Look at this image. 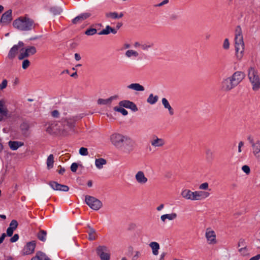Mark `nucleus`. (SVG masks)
<instances>
[{"instance_id": "f257e3e1", "label": "nucleus", "mask_w": 260, "mask_h": 260, "mask_svg": "<svg viewBox=\"0 0 260 260\" xmlns=\"http://www.w3.org/2000/svg\"><path fill=\"white\" fill-rule=\"evenodd\" d=\"M110 141L112 145L124 153L129 154L134 150V142L126 135L114 133L110 135Z\"/></svg>"}, {"instance_id": "f03ea898", "label": "nucleus", "mask_w": 260, "mask_h": 260, "mask_svg": "<svg viewBox=\"0 0 260 260\" xmlns=\"http://www.w3.org/2000/svg\"><path fill=\"white\" fill-rule=\"evenodd\" d=\"M245 78L243 72L237 71L231 76L223 79L221 88L224 91H230L237 86Z\"/></svg>"}, {"instance_id": "7ed1b4c3", "label": "nucleus", "mask_w": 260, "mask_h": 260, "mask_svg": "<svg viewBox=\"0 0 260 260\" xmlns=\"http://www.w3.org/2000/svg\"><path fill=\"white\" fill-rule=\"evenodd\" d=\"M13 25L20 31H28L35 29L37 24L28 15H25L16 19L13 22Z\"/></svg>"}, {"instance_id": "20e7f679", "label": "nucleus", "mask_w": 260, "mask_h": 260, "mask_svg": "<svg viewBox=\"0 0 260 260\" xmlns=\"http://www.w3.org/2000/svg\"><path fill=\"white\" fill-rule=\"evenodd\" d=\"M180 195L182 198L186 200L192 201L204 200L210 196L208 191L195 190L192 191L187 188H183Z\"/></svg>"}, {"instance_id": "39448f33", "label": "nucleus", "mask_w": 260, "mask_h": 260, "mask_svg": "<svg viewBox=\"0 0 260 260\" xmlns=\"http://www.w3.org/2000/svg\"><path fill=\"white\" fill-rule=\"evenodd\" d=\"M234 40L235 57L237 60H241L244 55L245 45L242 30L240 26H237L236 29Z\"/></svg>"}, {"instance_id": "423d86ee", "label": "nucleus", "mask_w": 260, "mask_h": 260, "mask_svg": "<svg viewBox=\"0 0 260 260\" xmlns=\"http://www.w3.org/2000/svg\"><path fill=\"white\" fill-rule=\"evenodd\" d=\"M248 77L252 90L254 91L259 90L260 89V78L257 71L254 68L251 67L248 70Z\"/></svg>"}, {"instance_id": "0eeeda50", "label": "nucleus", "mask_w": 260, "mask_h": 260, "mask_svg": "<svg viewBox=\"0 0 260 260\" xmlns=\"http://www.w3.org/2000/svg\"><path fill=\"white\" fill-rule=\"evenodd\" d=\"M85 202L90 208L94 210H99L102 206V202L93 197L86 196Z\"/></svg>"}, {"instance_id": "6e6552de", "label": "nucleus", "mask_w": 260, "mask_h": 260, "mask_svg": "<svg viewBox=\"0 0 260 260\" xmlns=\"http://www.w3.org/2000/svg\"><path fill=\"white\" fill-rule=\"evenodd\" d=\"M205 236L209 244L215 245L217 243L216 233L212 228L209 227L206 229Z\"/></svg>"}, {"instance_id": "1a4fd4ad", "label": "nucleus", "mask_w": 260, "mask_h": 260, "mask_svg": "<svg viewBox=\"0 0 260 260\" xmlns=\"http://www.w3.org/2000/svg\"><path fill=\"white\" fill-rule=\"evenodd\" d=\"M96 253L101 260H110V259L111 253L110 249L105 246H99L98 247Z\"/></svg>"}, {"instance_id": "9d476101", "label": "nucleus", "mask_w": 260, "mask_h": 260, "mask_svg": "<svg viewBox=\"0 0 260 260\" xmlns=\"http://www.w3.org/2000/svg\"><path fill=\"white\" fill-rule=\"evenodd\" d=\"M36 52V49L34 46H30L27 48H24L23 47L20 49V53L19 54L18 57L19 59L21 60L24 58L34 55Z\"/></svg>"}, {"instance_id": "9b49d317", "label": "nucleus", "mask_w": 260, "mask_h": 260, "mask_svg": "<svg viewBox=\"0 0 260 260\" xmlns=\"http://www.w3.org/2000/svg\"><path fill=\"white\" fill-rule=\"evenodd\" d=\"M150 143L154 148H162L166 144V141L164 138H159L155 135L152 136Z\"/></svg>"}, {"instance_id": "f8f14e48", "label": "nucleus", "mask_w": 260, "mask_h": 260, "mask_svg": "<svg viewBox=\"0 0 260 260\" xmlns=\"http://www.w3.org/2000/svg\"><path fill=\"white\" fill-rule=\"evenodd\" d=\"M23 46L24 43L21 41H19L17 45H14L9 51L8 57L11 59H13L18 52L20 53V49Z\"/></svg>"}, {"instance_id": "ddd939ff", "label": "nucleus", "mask_w": 260, "mask_h": 260, "mask_svg": "<svg viewBox=\"0 0 260 260\" xmlns=\"http://www.w3.org/2000/svg\"><path fill=\"white\" fill-rule=\"evenodd\" d=\"M135 178L137 182L141 185L146 184L148 181V178L146 176L143 171H138L135 174Z\"/></svg>"}, {"instance_id": "4468645a", "label": "nucleus", "mask_w": 260, "mask_h": 260, "mask_svg": "<svg viewBox=\"0 0 260 260\" xmlns=\"http://www.w3.org/2000/svg\"><path fill=\"white\" fill-rule=\"evenodd\" d=\"M36 246V243L35 241H32L27 243L23 249L22 253L23 255H29L32 254Z\"/></svg>"}, {"instance_id": "2eb2a0df", "label": "nucleus", "mask_w": 260, "mask_h": 260, "mask_svg": "<svg viewBox=\"0 0 260 260\" xmlns=\"http://www.w3.org/2000/svg\"><path fill=\"white\" fill-rule=\"evenodd\" d=\"M119 105L120 107L129 109L133 112L138 111V108L136 105L133 102L128 100H123L119 102Z\"/></svg>"}, {"instance_id": "dca6fc26", "label": "nucleus", "mask_w": 260, "mask_h": 260, "mask_svg": "<svg viewBox=\"0 0 260 260\" xmlns=\"http://www.w3.org/2000/svg\"><path fill=\"white\" fill-rule=\"evenodd\" d=\"M178 215L176 213L172 212L161 215L160 219L161 222L166 223L168 221H173L177 218Z\"/></svg>"}, {"instance_id": "f3484780", "label": "nucleus", "mask_w": 260, "mask_h": 260, "mask_svg": "<svg viewBox=\"0 0 260 260\" xmlns=\"http://www.w3.org/2000/svg\"><path fill=\"white\" fill-rule=\"evenodd\" d=\"M50 186L54 190L68 191L69 188L68 186L60 184L55 181H50L49 183Z\"/></svg>"}, {"instance_id": "a211bd4d", "label": "nucleus", "mask_w": 260, "mask_h": 260, "mask_svg": "<svg viewBox=\"0 0 260 260\" xmlns=\"http://www.w3.org/2000/svg\"><path fill=\"white\" fill-rule=\"evenodd\" d=\"M12 20V11L9 10L4 13L1 18L0 22L3 24H8Z\"/></svg>"}, {"instance_id": "6ab92c4d", "label": "nucleus", "mask_w": 260, "mask_h": 260, "mask_svg": "<svg viewBox=\"0 0 260 260\" xmlns=\"http://www.w3.org/2000/svg\"><path fill=\"white\" fill-rule=\"evenodd\" d=\"M0 114L5 117H7L9 114V111L7 108V100L5 99L0 100Z\"/></svg>"}, {"instance_id": "aec40b11", "label": "nucleus", "mask_w": 260, "mask_h": 260, "mask_svg": "<svg viewBox=\"0 0 260 260\" xmlns=\"http://www.w3.org/2000/svg\"><path fill=\"white\" fill-rule=\"evenodd\" d=\"M149 246L150 247L153 255L157 256L158 255L160 245L158 242L155 241L151 242L149 244Z\"/></svg>"}, {"instance_id": "412c9836", "label": "nucleus", "mask_w": 260, "mask_h": 260, "mask_svg": "<svg viewBox=\"0 0 260 260\" xmlns=\"http://www.w3.org/2000/svg\"><path fill=\"white\" fill-rule=\"evenodd\" d=\"M64 129H62L60 127V126L58 125V124L51 123L49 124V126L47 128V131L49 133H55L57 132L63 131Z\"/></svg>"}, {"instance_id": "4be33fe9", "label": "nucleus", "mask_w": 260, "mask_h": 260, "mask_svg": "<svg viewBox=\"0 0 260 260\" xmlns=\"http://www.w3.org/2000/svg\"><path fill=\"white\" fill-rule=\"evenodd\" d=\"M250 142L251 144L252 151L253 155L260 153V141L257 140L254 142L251 140Z\"/></svg>"}, {"instance_id": "5701e85b", "label": "nucleus", "mask_w": 260, "mask_h": 260, "mask_svg": "<svg viewBox=\"0 0 260 260\" xmlns=\"http://www.w3.org/2000/svg\"><path fill=\"white\" fill-rule=\"evenodd\" d=\"M118 98V96L115 95L107 99H99L98 100V103L100 105H107L110 104L113 100H116Z\"/></svg>"}, {"instance_id": "b1692460", "label": "nucleus", "mask_w": 260, "mask_h": 260, "mask_svg": "<svg viewBox=\"0 0 260 260\" xmlns=\"http://www.w3.org/2000/svg\"><path fill=\"white\" fill-rule=\"evenodd\" d=\"M127 88L136 91H143L144 87L139 83H132L127 86Z\"/></svg>"}, {"instance_id": "393cba45", "label": "nucleus", "mask_w": 260, "mask_h": 260, "mask_svg": "<svg viewBox=\"0 0 260 260\" xmlns=\"http://www.w3.org/2000/svg\"><path fill=\"white\" fill-rule=\"evenodd\" d=\"M90 16V14L88 13H82L79 16L76 17L73 19L72 22L73 23L76 24L78 23L80 21L84 20Z\"/></svg>"}, {"instance_id": "a878e982", "label": "nucleus", "mask_w": 260, "mask_h": 260, "mask_svg": "<svg viewBox=\"0 0 260 260\" xmlns=\"http://www.w3.org/2000/svg\"><path fill=\"white\" fill-rule=\"evenodd\" d=\"M161 102L164 108L168 110L169 114L170 115H173L174 113V110L170 105L168 100L166 98H164L161 100Z\"/></svg>"}, {"instance_id": "bb28decb", "label": "nucleus", "mask_w": 260, "mask_h": 260, "mask_svg": "<svg viewBox=\"0 0 260 260\" xmlns=\"http://www.w3.org/2000/svg\"><path fill=\"white\" fill-rule=\"evenodd\" d=\"M125 55L127 58L135 59L139 56V54L135 50L129 49L125 52Z\"/></svg>"}, {"instance_id": "cd10ccee", "label": "nucleus", "mask_w": 260, "mask_h": 260, "mask_svg": "<svg viewBox=\"0 0 260 260\" xmlns=\"http://www.w3.org/2000/svg\"><path fill=\"white\" fill-rule=\"evenodd\" d=\"M111 32L115 34L117 32V31L115 29L112 28V27H111L110 26L108 25L106 27V28L105 29H103L102 31H101L99 33V35H108Z\"/></svg>"}, {"instance_id": "c85d7f7f", "label": "nucleus", "mask_w": 260, "mask_h": 260, "mask_svg": "<svg viewBox=\"0 0 260 260\" xmlns=\"http://www.w3.org/2000/svg\"><path fill=\"white\" fill-rule=\"evenodd\" d=\"M123 16V14L122 13H120L119 14L117 12H109L106 14V17L108 18H112L113 19H118L122 17Z\"/></svg>"}, {"instance_id": "c756f323", "label": "nucleus", "mask_w": 260, "mask_h": 260, "mask_svg": "<svg viewBox=\"0 0 260 260\" xmlns=\"http://www.w3.org/2000/svg\"><path fill=\"white\" fill-rule=\"evenodd\" d=\"M23 145V143L17 141H10L9 142V146L10 148L13 150H16L20 147Z\"/></svg>"}, {"instance_id": "7c9ffc66", "label": "nucleus", "mask_w": 260, "mask_h": 260, "mask_svg": "<svg viewBox=\"0 0 260 260\" xmlns=\"http://www.w3.org/2000/svg\"><path fill=\"white\" fill-rule=\"evenodd\" d=\"M107 161L106 159L103 158H97L95 160V165L98 169H101L104 165H106Z\"/></svg>"}, {"instance_id": "2f4dec72", "label": "nucleus", "mask_w": 260, "mask_h": 260, "mask_svg": "<svg viewBox=\"0 0 260 260\" xmlns=\"http://www.w3.org/2000/svg\"><path fill=\"white\" fill-rule=\"evenodd\" d=\"M158 100L157 95H154L152 93H151L147 98V102L151 105H154L157 102Z\"/></svg>"}, {"instance_id": "473e14b6", "label": "nucleus", "mask_w": 260, "mask_h": 260, "mask_svg": "<svg viewBox=\"0 0 260 260\" xmlns=\"http://www.w3.org/2000/svg\"><path fill=\"white\" fill-rule=\"evenodd\" d=\"M54 164V156L53 154H50L47 159V166L48 169L53 168Z\"/></svg>"}, {"instance_id": "72a5a7b5", "label": "nucleus", "mask_w": 260, "mask_h": 260, "mask_svg": "<svg viewBox=\"0 0 260 260\" xmlns=\"http://www.w3.org/2000/svg\"><path fill=\"white\" fill-rule=\"evenodd\" d=\"M199 190L202 191H207V190H211L210 189H209V183L208 182H204L201 184L199 186Z\"/></svg>"}, {"instance_id": "f704fd0d", "label": "nucleus", "mask_w": 260, "mask_h": 260, "mask_svg": "<svg viewBox=\"0 0 260 260\" xmlns=\"http://www.w3.org/2000/svg\"><path fill=\"white\" fill-rule=\"evenodd\" d=\"M238 251L240 254L243 256L249 255V250L246 246L239 248Z\"/></svg>"}, {"instance_id": "c9c22d12", "label": "nucleus", "mask_w": 260, "mask_h": 260, "mask_svg": "<svg viewBox=\"0 0 260 260\" xmlns=\"http://www.w3.org/2000/svg\"><path fill=\"white\" fill-rule=\"evenodd\" d=\"M38 237L42 241H45L46 239V233L44 231H41L38 234Z\"/></svg>"}, {"instance_id": "e433bc0d", "label": "nucleus", "mask_w": 260, "mask_h": 260, "mask_svg": "<svg viewBox=\"0 0 260 260\" xmlns=\"http://www.w3.org/2000/svg\"><path fill=\"white\" fill-rule=\"evenodd\" d=\"M114 110L115 111L119 112L121 113L123 115L126 116L127 115V111L124 108L118 107H115L114 108Z\"/></svg>"}, {"instance_id": "4c0bfd02", "label": "nucleus", "mask_w": 260, "mask_h": 260, "mask_svg": "<svg viewBox=\"0 0 260 260\" xmlns=\"http://www.w3.org/2000/svg\"><path fill=\"white\" fill-rule=\"evenodd\" d=\"M97 32V30L95 28H90L87 29L85 32V34L87 36H92L95 34Z\"/></svg>"}, {"instance_id": "58836bf2", "label": "nucleus", "mask_w": 260, "mask_h": 260, "mask_svg": "<svg viewBox=\"0 0 260 260\" xmlns=\"http://www.w3.org/2000/svg\"><path fill=\"white\" fill-rule=\"evenodd\" d=\"M79 154L82 156H87L88 154V150L86 148L81 147L79 149Z\"/></svg>"}, {"instance_id": "ea45409f", "label": "nucleus", "mask_w": 260, "mask_h": 260, "mask_svg": "<svg viewBox=\"0 0 260 260\" xmlns=\"http://www.w3.org/2000/svg\"><path fill=\"white\" fill-rule=\"evenodd\" d=\"M44 256V253L41 251L37 252L36 255L32 257L31 260H41V258H42Z\"/></svg>"}, {"instance_id": "a19ab883", "label": "nucleus", "mask_w": 260, "mask_h": 260, "mask_svg": "<svg viewBox=\"0 0 260 260\" xmlns=\"http://www.w3.org/2000/svg\"><path fill=\"white\" fill-rule=\"evenodd\" d=\"M152 46L151 43H144L141 45V49L144 50H147Z\"/></svg>"}, {"instance_id": "79ce46f5", "label": "nucleus", "mask_w": 260, "mask_h": 260, "mask_svg": "<svg viewBox=\"0 0 260 260\" xmlns=\"http://www.w3.org/2000/svg\"><path fill=\"white\" fill-rule=\"evenodd\" d=\"M17 226H18L17 221L15 220H13L10 222V224L9 225V228L15 230L17 228Z\"/></svg>"}, {"instance_id": "37998d69", "label": "nucleus", "mask_w": 260, "mask_h": 260, "mask_svg": "<svg viewBox=\"0 0 260 260\" xmlns=\"http://www.w3.org/2000/svg\"><path fill=\"white\" fill-rule=\"evenodd\" d=\"M51 11L54 14L57 15L61 13L62 9L60 8H52Z\"/></svg>"}, {"instance_id": "c03bdc74", "label": "nucleus", "mask_w": 260, "mask_h": 260, "mask_svg": "<svg viewBox=\"0 0 260 260\" xmlns=\"http://www.w3.org/2000/svg\"><path fill=\"white\" fill-rule=\"evenodd\" d=\"M223 48L225 50H228L230 48V42L228 39L226 38L224 40L223 43Z\"/></svg>"}, {"instance_id": "a18cd8bd", "label": "nucleus", "mask_w": 260, "mask_h": 260, "mask_svg": "<svg viewBox=\"0 0 260 260\" xmlns=\"http://www.w3.org/2000/svg\"><path fill=\"white\" fill-rule=\"evenodd\" d=\"M30 65V62L28 59H24L22 64V68L23 69H26Z\"/></svg>"}, {"instance_id": "49530a36", "label": "nucleus", "mask_w": 260, "mask_h": 260, "mask_svg": "<svg viewBox=\"0 0 260 260\" xmlns=\"http://www.w3.org/2000/svg\"><path fill=\"white\" fill-rule=\"evenodd\" d=\"M74 123L75 120L73 119H71L67 120V125L69 128L71 129L73 127Z\"/></svg>"}, {"instance_id": "de8ad7c7", "label": "nucleus", "mask_w": 260, "mask_h": 260, "mask_svg": "<svg viewBox=\"0 0 260 260\" xmlns=\"http://www.w3.org/2000/svg\"><path fill=\"white\" fill-rule=\"evenodd\" d=\"M242 170L246 174H249L250 169L249 166L244 165L242 167Z\"/></svg>"}, {"instance_id": "09e8293b", "label": "nucleus", "mask_w": 260, "mask_h": 260, "mask_svg": "<svg viewBox=\"0 0 260 260\" xmlns=\"http://www.w3.org/2000/svg\"><path fill=\"white\" fill-rule=\"evenodd\" d=\"M78 167L77 163L74 162L71 165V170L73 172H76Z\"/></svg>"}, {"instance_id": "8fccbe9b", "label": "nucleus", "mask_w": 260, "mask_h": 260, "mask_svg": "<svg viewBox=\"0 0 260 260\" xmlns=\"http://www.w3.org/2000/svg\"><path fill=\"white\" fill-rule=\"evenodd\" d=\"M19 237L18 234H16L10 239V241L11 243L16 242L18 240Z\"/></svg>"}, {"instance_id": "3c124183", "label": "nucleus", "mask_w": 260, "mask_h": 260, "mask_svg": "<svg viewBox=\"0 0 260 260\" xmlns=\"http://www.w3.org/2000/svg\"><path fill=\"white\" fill-rule=\"evenodd\" d=\"M7 80H3L2 83L0 84V89L1 90L5 89L7 86Z\"/></svg>"}, {"instance_id": "603ef678", "label": "nucleus", "mask_w": 260, "mask_h": 260, "mask_svg": "<svg viewBox=\"0 0 260 260\" xmlns=\"http://www.w3.org/2000/svg\"><path fill=\"white\" fill-rule=\"evenodd\" d=\"M95 231L93 229L91 230L90 233L89 234V239L90 240H93L95 239V235H94Z\"/></svg>"}, {"instance_id": "864d4df0", "label": "nucleus", "mask_w": 260, "mask_h": 260, "mask_svg": "<svg viewBox=\"0 0 260 260\" xmlns=\"http://www.w3.org/2000/svg\"><path fill=\"white\" fill-rule=\"evenodd\" d=\"M14 230L10 228L9 227L7 230V235L9 237H11L12 236Z\"/></svg>"}, {"instance_id": "5fc2aeb1", "label": "nucleus", "mask_w": 260, "mask_h": 260, "mask_svg": "<svg viewBox=\"0 0 260 260\" xmlns=\"http://www.w3.org/2000/svg\"><path fill=\"white\" fill-rule=\"evenodd\" d=\"M244 146V143L242 141H240L238 144V152H242V147Z\"/></svg>"}, {"instance_id": "6e6d98bb", "label": "nucleus", "mask_w": 260, "mask_h": 260, "mask_svg": "<svg viewBox=\"0 0 260 260\" xmlns=\"http://www.w3.org/2000/svg\"><path fill=\"white\" fill-rule=\"evenodd\" d=\"M51 115L54 117H57L59 115V113L57 110H54L52 112Z\"/></svg>"}, {"instance_id": "4d7b16f0", "label": "nucleus", "mask_w": 260, "mask_h": 260, "mask_svg": "<svg viewBox=\"0 0 260 260\" xmlns=\"http://www.w3.org/2000/svg\"><path fill=\"white\" fill-rule=\"evenodd\" d=\"M254 156L257 161V164L260 166V153H258Z\"/></svg>"}, {"instance_id": "13d9d810", "label": "nucleus", "mask_w": 260, "mask_h": 260, "mask_svg": "<svg viewBox=\"0 0 260 260\" xmlns=\"http://www.w3.org/2000/svg\"><path fill=\"white\" fill-rule=\"evenodd\" d=\"M164 205L163 204H161L156 208V210L158 211H160L164 208Z\"/></svg>"}, {"instance_id": "bf43d9fd", "label": "nucleus", "mask_w": 260, "mask_h": 260, "mask_svg": "<svg viewBox=\"0 0 260 260\" xmlns=\"http://www.w3.org/2000/svg\"><path fill=\"white\" fill-rule=\"evenodd\" d=\"M6 237V234L5 233H3L2 236L0 237V244L2 243Z\"/></svg>"}, {"instance_id": "052dcab7", "label": "nucleus", "mask_w": 260, "mask_h": 260, "mask_svg": "<svg viewBox=\"0 0 260 260\" xmlns=\"http://www.w3.org/2000/svg\"><path fill=\"white\" fill-rule=\"evenodd\" d=\"M168 2H169L168 0H164L162 2H161L160 3L158 4L157 6H159V7H160V6H163L164 5L168 4Z\"/></svg>"}, {"instance_id": "680f3d73", "label": "nucleus", "mask_w": 260, "mask_h": 260, "mask_svg": "<svg viewBox=\"0 0 260 260\" xmlns=\"http://www.w3.org/2000/svg\"><path fill=\"white\" fill-rule=\"evenodd\" d=\"M75 58L76 60L78 61L81 59V57L78 53H75Z\"/></svg>"}, {"instance_id": "e2e57ef3", "label": "nucleus", "mask_w": 260, "mask_h": 260, "mask_svg": "<svg viewBox=\"0 0 260 260\" xmlns=\"http://www.w3.org/2000/svg\"><path fill=\"white\" fill-rule=\"evenodd\" d=\"M165 255L166 253L165 252L161 253V254L160 255L159 260H164Z\"/></svg>"}, {"instance_id": "0e129e2a", "label": "nucleus", "mask_w": 260, "mask_h": 260, "mask_svg": "<svg viewBox=\"0 0 260 260\" xmlns=\"http://www.w3.org/2000/svg\"><path fill=\"white\" fill-rule=\"evenodd\" d=\"M44 256L43 257L41 258V260H51L47 255L44 253Z\"/></svg>"}, {"instance_id": "69168bd1", "label": "nucleus", "mask_w": 260, "mask_h": 260, "mask_svg": "<svg viewBox=\"0 0 260 260\" xmlns=\"http://www.w3.org/2000/svg\"><path fill=\"white\" fill-rule=\"evenodd\" d=\"M65 172V169L63 168H61L58 171V172L60 174H62Z\"/></svg>"}, {"instance_id": "338daca9", "label": "nucleus", "mask_w": 260, "mask_h": 260, "mask_svg": "<svg viewBox=\"0 0 260 260\" xmlns=\"http://www.w3.org/2000/svg\"><path fill=\"white\" fill-rule=\"evenodd\" d=\"M141 44H140L139 43H138V42H136V43H135V44H134V46H135V47H136V48H137V47H140V48H141Z\"/></svg>"}, {"instance_id": "774afa93", "label": "nucleus", "mask_w": 260, "mask_h": 260, "mask_svg": "<svg viewBox=\"0 0 260 260\" xmlns=\"http://www.w3.org/2000/svg\"><path fill=\"white\" fill-rule=\"evenodd\" d=\"M87 185L88 187H91L92 185V182L91 180H89L87 182Z\"/></svg>"}]
</instances>
